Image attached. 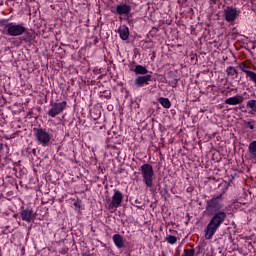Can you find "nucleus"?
<instances>
[{"label": "nucleus", "mask_w": 256, "mask_h": 256, "mask_svg": "<svg viewBox=\"0 0 256 256\" xmlns=\"http://www.w3.org/2000/svg\"><path fill=\"white\" fill-rule=\"evenodd\" d=\"M158 102L160 105H162V107H164V109H171V101L169 98L160 97Z\"/></svg>", "instance_id": "f3484780"}, {"label": "nucleus", "mask_w": 256, "mask_h": 256, "mask_svg": "<svg viewBox=\"0 0 256 256\" xmlns=\"http://www.w3.org/2000/svg\"><path fill=\"white\" fill-rule=\"evenodd\" d=\"M20 217L22 221H26V223H31V221H35V213H33V209L26 208L20 212Z\"/></svg>", "instance_id": "9d476101"}, {"label": "nucleus", "mask_w": 256, "mask_h": 256, "mask_svg": "<svg viewBox=\"0 0 256 256\" xmlns=\"http://www.w3.org/2000/svg\"><path fill=\"white\" fill-rule=\"evenodd\" d=\"M133 71L134 73H136V75H142V76H145L149 73V70H147V68L143 65H136Z\"/></svg>", "instance_id": "2eb2a0df"}, {"label": "nucleus", "mask_w": 256, "mask_h": 256, "mask_svg": "<svg viewBox=\"0 0 256 256\" xmlns=\"http://www.w3.org/2000/svg\"><path fill=\"white\" fill-rule=\"evenodd\" d=\"M245 101V98H243V95L239 94L234 97L227 98L225 100L226 105H241Z\"/></svg>", "instance_id": "f8f14e48"}, {"label": "nucleus", "mask_w": 256, "mask_h": 256, "mask_svg": "<svg viewBox=\"0 0 256 256\" xmlns=\"http://www.w3.org/2000/svg\"><path fill=\"white\" fill-rule=\"evenodd\" d=\"M34 131L36 141L39 143V145H42V147H47V145L51 143V134H49L45 128H36Z\"/></svg>", "instance_id": "20e7f679"}, {"label": "nucleus", "mask_w": 256, "mask_h": 256, "mask_svg": "<svg viewBox=\"0 0 256 256\" xmlns=\"http://www.w3.org/2000/svg\"><path fill=\"white\" fill-rule=\"evenodd\" d=\"M225 207L223 194L213 196L211 199L206 200L205 213L211 217L205 230V239H213V235L217 233V230L227 220V212L223 210Z\"/></svg>", "instance_id": "f257e3e1"}, {"label": "nucleus", "mask_w": 256, "mask_h": 256, "mask_svg": "<svg viewBox=\"0 0 256 256\" xmlns=\"http://www.w3.org/2000/svg\"><path fill=\"white\" fill-rule=\"evenodd\" d=\"M67 109V101H62V102H54L51 104V108L48 111L49 117L55 118L57 115H61L63 111Z\"/></svg>", "instance_id": "39448f33"}, {"label": "nucleus", "mask_w": 256, "mask_h": 256, "mask_svg": "<svg viewBox=\"0 0 256 256\" xmlns=\"http://www.w3.org/2000/svg\"><path fill=\"white\" fill-rule=\"evenodd\" d=\"M112 240L117 249H123L125 247V240L121 234H114Z\"/></svg>", "instance_id": "ddd939ff"}, {"label": "nucleus", "mask_w": 256, "mask_h": 256, "mask_svg": "<svg viewBox=\"0 0 256 256\" xmlns=\"http://www.w3.org/2000/svg\"><path fill=\"white\" fill-rule=\"evenodd\" d=\"M21 253H22V255H25V247H23V248L21 249Z\"/></svg>", "instance_id": "5701e85b"}, {"label": "nucleus", "mask_w": 256, "mask_h": 256, "mask_svg": "<svg viewBox=\"0 0 256 256\" xmlns=\"http://www.w3.org/2000/svg\"><path fill=\"white\" fill-rule=\"evenodd\" d=\"M121 203H123V193L117 189H114V194L112 196L109 209H117L121 207Z\"/></svg>", "instance_id": "6e6552de"}, {"label": "nucleus", "mask_w": 256, "mask_h": 256, "mask_svg": "<svg viewBox=\"0 0 256 256\" xmlns=\"http://www.w3.org/2000/svg\"><path fill=\"white\" fill-rule=\"evenodd\" d=\"M244 125L246 127V129H255V120L253 119H250V120H244Z\"/></svg>", "instance_id": "6ab92c4d"}, {"label": "nucleus", "mask_w": 256, "mask_h": 256, "mask_svg": "<svg viewBox=\"0 0 256 256\" xmlns=\"http://www.w3.org/2000/svg\"><path fill=\"white\" fill-rule=\"evenodd\" d=\"M181 256H195L194 249H185L184 253Z\"/></svg>", "instance_id": "412c9836"}, {"label": "nucleus", "mask_w": 256, "mask_h": 256, "mask_svg": "<svg viewBox=\"0 0 256 256\" xmlns=\"http://www.w3.org/2000/svg\"><path fill=\"white\" fill-rule=\"evenodd\" d=\"M4 33L9 37H21V35H29L27 27L23 23L8 22L4 25Z\"/></svg>", "instance_id": "f03ea898"}, {"label": "nucleus", "mask_w": 256, "mask_h": 256, "mask_svg": "<svg viewBox=\"0 0 256 256\" xmlns=\"http://www.w3.org/2000/svg\"><path fill=\"white\" fill-rule=\"evenodd\" d=\"M118 33L120 35V39L122 41H127L129 39V27L123 25L118 29Z\"/></svg>", "instance_id": "4468645a"}, {"label": "nucleus", "mask_w": 256, "mask_h": 256, "mask_svg": "<svg viewBox=\"0 0 256 256\" xmlns=\"http://www.w3.org/2000/svg\"><path fill=\"white\" fill-rule=\"evenodd\" d=\"M178 237H175L173 235H168L165 239V241H167V243H169V245H175V243H177L178 241Z\"/></svg>", "instance_id": "aec40b11"}, {"label": "nucleus", "mask_w": 256, "mask_h": 256, "mask_svg": "<svg viewBox=\"0 0 256 256\" xmlns=\"http://www.w3.org/2000/svg\"><path fill=\"white\" fill-rule=\"evenodd\" d=\"M112 13L116 15H129V13H131V5L121 3L120 5L116 6L115 10H112Z\"/></svg>", "instance_id": "1a4fd4ad"}, {"label": "nucleus", "mask_w": 256, "mask_h": 256, "mask_svg": "<svg viewBox=\"0 0 256 256\" xmlns=\"http://www.w3.org/2000/svg\"><path fill=\"white\" fill-rule=\"evenodd\" d=\"M142 174V179L147 187H153V177L155 172L153 171V166L150 164H143L140 167Z\"/></svg>", "instance_id": "7ed1b4c3"}, {"label": "nucleus", "mask_w": 256, "mask_h": 256, "mask_svg": "<svg viewBox=\"0 0 256 256\" xmlns=\"http://www.w3.org/2000/svg\"><path fill=\"white\" fill-rule=\"evenodd\" d=\"M226 74L228 75V77H237L239 75V72L235 69V67L229 66L226 69Z\"/></svg>", "instance_id": "a211bd4d"}, {"label": "nucleus", "mask_w": 256, "mask_h": 256, "mask_svg": "<svg viewBox=\"0 0 256 256\" xmlns=\"http://www.w3.org/2000/svg\"><path fill=\"white\" fill-rule=\"evenodd\" d=\"M248 151H249L252 159H254V161L256 162V140L252 141L249 144Z\"/></svg>", "instance_id": "dca6fc26"}, {"label": "nucleus", "mask_w": 256, "mask_h": 256, "mask_svg": "<svg viewBox=\"0 0 256 256\" xmlns=\"http://www.w3.org/2000/svg\"><path fill=\"white\" fill-rule=\"evenodd\" d=\"M240 14L241 11H239L237 8L227 7L224 10V19L227 21V23H233V21H236Z\"/></svg>", "instance_id": "0eeeda50"}, {"label": "nucleus", "mask_w": 256, "mask_h": 256, "mask_svg": "<svg viewBox=\"0 0 256 256\" xmlns=\"http://www.w3.org/2000/svg\"><path fill=\"white\" fill-rule=\"evenodd\" d=\"M238 67L240 71L245 73L246 77H249L250 81H252L256 86V73L249 70L251 69V63H249V61H243L239 64Z\"/></svg>", "instance_id": "423d86ee"}, {"label": "nucleus", "mask_w": 256, "mask_h": 256, "mask_svg": "<svg viewBox=\"0 0 256 256\" xmlns=\"http://www.w3.org/2000/svg\"><path fill=\"white\" fill-rule=\"evenodd\" d=\"M3 151V143L0 142V153Z\"/></svg>", "instance_id": "4be33fe9"}, {"label": "nucleus", "mask_w": 256, "mask_h": 256, "mask_svg": "<svg viewBox=\"0 0 256 256\" xmlns=\"http://www.w3.org/2000/svg\"><path fill=\"white\" fill-rule=\"evenodd\" d=\"M152 78H153V76H151V74H146L144 76H138V77H136L134 83H135L136 87H145V85H149V81H151Z\"/></svg>", "instance_id": "9b49d317"}]
</instances>
